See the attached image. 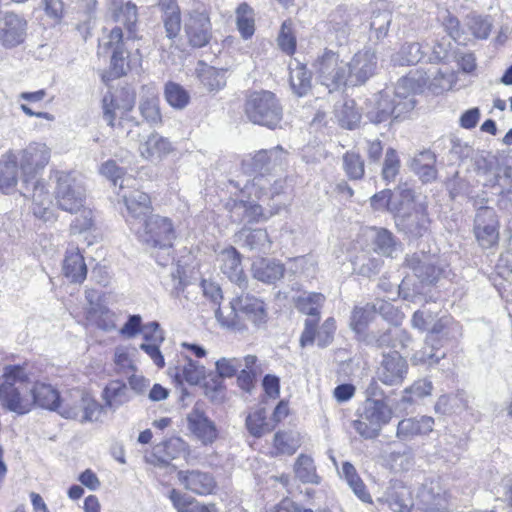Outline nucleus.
I'll return each mask as SVG.
<instances>
[{"label": "nucleus", "mask_w": 512, "mask_h": 512, "mask_svg": "<svg viewBox=\"0 0 512 512\" xmlns=\"http://www.w3.org/2000/svg\"><path fill=\"white\" fill-rule=\"evenodd\" d=\"M216 371L221 378H231L244 366L243 358L222 357L215 363Z\"/></svg>", "instance_id": "338daca9"}, {"label": "nucleus", "mask_w": 512, "mask_h": 512, "mask_svg": "<svg viewBox=\"0 0 512 512\" xmlns=\"http://www.w3.org/2000/svg\"><path fill=\"white\" fill-rule=\"evenodd\" d=\"M465 26L478 39H486L490 35L492 22L489 17L470 13L466 16Z\"/></svg>", "instance_id": "4d7b16f0"}, {"label": "nucleus", "mask_w": 512, "mask_h": 512, "mask_svg": "<svg viewBox=\"0 0 512 512\" xmlns=\"http://www.w3.org/2000/svg\"><path fill=\"white\" fill-rule=\"evenodd\" d=\"M396 228L409 241L418 240L429 232L430 218L427 204L413 190L412 201L405 205L394 218Z\"/></svg>", "instance_id": "423d86ee"}, {"label": "nucleus", "mask_w": 512, "mask_h": 512, "mask_svg": "<svg viewBox=\"0 0 512 512\" xmlns=\"http://www.w3.org/2000/svg\"><path fill=\"white\" fill-rule=\"evenodd\" d=\"M3 383L0 384V398L5 407L19 415L28 413L33 407L32 395L26 387L29 375L24 366L8 365L4 368Z\"/></svg>", "instance_id": "39448f33"}, {"label": "nucleus", "mask_w": 512, "mask_h": 512, "mask_svg": "<svg viewBox=\"0 0 512 512\" xmlns=\"http://www.w3.org/2000/svg\"><path fill=\"white\" fill-rule=\"evenodd\" d=\"M372 230L375 232L373 239L374 250L378 254L393 258L401 251V243L390 230L377 227H374Z\"/></svg>", "instance_id": "f704fd0d"}, {"label": "nucleus", "mask_w": 512, "mask_h": 512, "mask_svg": "<svg viewBox=\"0 0 512 512\" xmlns=\"http://www.w3.org/2000/svg\"><path fill=\"white\" fill-rule=\"evenodd\" d=\"M245 113L254 124L271 129L282 120V107L270 91L253 92L245 103Z\"/></svg>", "instance_id": "6e6552de"}, {"label": "nucleus", "mask_w": 512, "mask_h": 512, "mask_svg": "<svg viewBox=\"0 0 512 512\" xmlns=\"http://www.w3.org/2000/svg\"><path fill=\"white\" fill-rule=\"evenodd\" d=\"M454 82L455 76L450 71L410 72L398 80L394 90H384L369 100L366 117L374 124L403 119L415 107L414 94L423 92L425 88L433 94H441L450 90Z\"/></svg>", "instance_id": "f257e3e1"}, {"label": "nucleus", "mask_w": 512, "mask_h": 512, "mask_svg": "<svg viewBox=\"0 0 512 512\" xmlns=\"http://www.w3.org/2000/svg\"><path fill=\"white\" fill-rule=\"evenodd\" d=\"M433 384L428 379H419L415 381L410 387L404 390L402 402L413 403L416 399L423 398L431 394Z\"/></svg>", "instance_id": "680f3d73"}, {"label": "nucleus", "mask_w": 512, "mask_h": 512, "mask_svg": "<svg viewBox=\"0 0 512 512\" xmlns=\"http://www.w3.org/2000/svg\"><path fill=\"white\" fill-rule=\"evenodd\" d=\"M348 65V75L351 86L364 84L372 77L377 69L376 51L370 47L358 51L353 55Z\"/></svg>", "instance_id": "a211bd4d"}, {"label": "nucleus", "mask_w": 512, "mask_h": 512, "mask_svg": "<svg viewBox=\"0 0 512 512\" xmlns=\"http://www.w3.org/2000/svg\"><path fill=\"white\" fill-rule=\"evenodd\" d=\"M220 271L240 288L247 286V277L241 264V254L232 246L221 250L216 257Z\"/></svg>", "instance_id": "5701e85b"}, {"label": "nucleus", "mask_w": 512, "mask_h": 512, "mask_svg": "<svg viewBox=\"0 0 512 512\" xmlns=\"http://www.w3.org/2000/svg\"><path fill=\"white\" fill-rule=\"evenodd\" d=\"M290 85L298 96H304L311 89V74L305 65L296 63L295 67L290 66Z\"/></svg>", "instance_id": "de8ad7c7"}, {"label": "nucleus", "mask_w": 512, "mask_h": 512, "mask_svg": "<svg viewBox=\"0 0 512 512\" xmlns=\"http://www.w3.org/2000/svg\"><path fill=\"white\" fill-rule=\"evenodd\" d=\"M72 400L75 404L74 409L77 411L76 420L81 423L97 421L101 417L104 407L88 393L80 389H73Z\"/></svg>", "instance_id": "a878e982"}, {"label": "nucleus", "mask_w": 512, "mask_h": 512, "mask_svg": "<svg viewBox=\"0 0 512 512\" xmlns=\"http://www.w3.org/2000/svg\"><path fill=\"white\" fill-rule=\"evenodd\" d=\"M405 263L422 283L433 284L443 273V269L437 265L438 257L424 252L407 256Z\"/></svg>", "instance_id": "4be33fe9"}, {"label": "nucleus", "mask_w": 512, "mask_h": 512, "mask_svg": "<svg viewBox=\"0 0 512 512\" xmlns=\"http://www.w3.org/2000/svg\"><path fill=\"white\" fill-rule=\"evenodd\" d=\"M335 117L341 127L353 130L360 123L361 114L356 107L355 101L347 99L341 105L336 106Z\"/></svg>", "instance_id": "c03bdc74"}, {"label": "nucleus", "mask_w": 512, "mask_h": 512, "mask_svg": "<svg viewBox=\"0 0 512 512\" xmlns=\"http://www.w3.org/2000/svg\"><path fill=\"white\" fill-rule=\"evenodd\" d=\"M164 97L167 103L177 110H183L190 102L188 91L180 84L168 81L164 86Z\"/></svg>", "instance_id": "3c124183"}, {"label": "nucleus", "mask_w": 512, "mask_h": 512, "mask_svg": "<svg viewBox=\"0 0 512 512\" xmlns=\"http://www.w3.org/2000/svg\"><path fill=\"white\" fill-rule=\"evenodd\" d=\"M50 160V149L44 143L33 142L21 151L20 169L22 183L39 179L38 175Z\"/></svg>", "instance_id": "2eb2a0df"}, {"label": "nucleus", "mask_w": 512, "mask_h": 512, "mask_svg": "<svg viewBox=\"0 0 512 512\" xmlns=\"http://www.w3.org/2000/svg\"><path fill=\"white\" fill-rule=\"evenodd\" d=\"M401 162L397 151L394 148H388L382 167V178L386 182H392L399 174Z\"/></svg>", "instance_id": "69168bd1"}, {"label": "nucleus", "mask_w": 512, "mask_h": 512, "mask_svg": "<svg viewBox=\"0 0 512 512\" xmlns=\"http://www.w3.org/2000/svg\"><path fill=\"white\" fill-rule=\"evenodd\" d=\"M198 78L208 91H217L226 83L224 72L208 65H203L198 70Z\"/></svg>", "instance_id": "6e6d98bb"}, {"label": "nucleus", "mask_w": 512, "mask_h": 512, "mask_svg": "<svg viewBox=\"0 0 512 512\" xmlns=\"http://www.w3.org/2000/svg\"><path fill=\"white\" fill-rule=\"evenodd\" d=\"M131 231L147 246L165 251L172 248V241L175 238L172 221L159 215H149Z\"/></svg>", "instance_id": "0eeeda50"}, {"label": "nucleus", "mask_w": 512, "mask_h": 512, "mask_svg": "<svg viewBox=\"0 0 512 512\" xmlns=\"http://www.w3.org/2000/svg\"><path fill=\"white\" fill-rule=\"evenodd\" d=\"M341 476L347 481L349 487L353 490L354 494L363 502H370V494L366 491V486L357 474L355 467L350 462H344Z\"/></svg>", "instance_id": "09e8293b"}, {"label": "nucleus", "mask_w": 512, "mask_h": 512, "mask_svg": "<svg viewBox=\"0 0 512 512\" xmlns=\"http://www.w3.org/2000/svg\"><path fill=\"white\" fill-rule=\"evenodd\" d=\"M436 156L430 150L417 154L410 162L411 170L419 176L422 182L429 183L436 179Z\"/></svg>", "instance_id": "473e14b6"}, {"label": "nucleus", "mask_w": 512, "mask_h": 512, "mask_svg": "<svg viewBox=\"0 0 512 512\" xmlns=\"http://www.w3.org/2000/svg\"><path fill=\"white\" fill-rule=\"evenodd\" d=\"M172 150L171 142L158 133L150 134L139 146L141 156L150 161H159L170 154Z\"/></svg>", "instance_id": "7c9ffc66"}, {"label": "nucleus", "mask_w": 512, "mask_h": 512, "mask_svg": "<svg viewBox=\"0 0 512 512\" xmlns=\"http://www.w3.org/2000/svg\"><path fill=\"white\" fill-rule=\"evenodd\" d=\"M288 155V151L280 145L257 151L242 162L243 171L254 176L252 182L247 181L243 187L236 182L235 187L260 198L266 190V184L263 182L270 184V178L278 177L285 172L288 166Z\"/></svg>", "instance_id": "20e7f679"}, {"label": "nucleus", "mask_w": 512, "mask_h": 512, "mask_svg": "<svg viewBox=\"0 0 512 512\" xmlns=\"http://www.w3.org/2000/svg\"><path fill=\"white\" fill-rule=\"evenodd\" d=\"M381 500L394 512H409L414 506V500L409 487L401 482H395L386 491Z\"/></svg>", "instance_id": "cd10ccee"}, {"label": "nucleus", "mask_w": 512, "mask_h": 512, "mask_svg": "<svg viewBox=\"0 0 512 512\" xmlns=\"http://www.w3.org/2000/svg\"><path fill=\"white\" fill-rule=\"evenodd\" d=\"M392 416L390 407L383 400H366L363 413L353 422V428L365 439L376 438Z\"/></svg>", "instance_id": "f8f14e48"}, {"label": "nucleus", "mask_w": 512, "mask_h": 512, "mask_svg": "<svg viewBox=\"0 0 512 512\" xmlns=\"http://www.w3.org/2000/svg\"><path fill=\"white\" fill-rule=\"evenodd\" d=\"M257 357L255 355H246L244 357V366L240 369L237 376L238 386L245 392L251 393L255 388L257 370L255 364Z\"/></svg>", "instance_id": "603ef678"}, {"label": "nucleus", "mask_w": 512, "mask_h": 512, "mask_svg": "<svg viewBox=\"0 0 512 512\" xmlns=\"http://www.w3.org/2000/svg\"><path fill=\"white\" fill-rule=\"evenodd\" d=\"M372 314V307L369 305H366L365 307H355L350 319L351 329L357 334L364 332Z\"/></svg>", "instance_id": "774afa93"}, {"label": "nucleus", "mask_w": 512, "mask_h": 512, "mask_svg": "<svg viewBox=\"0 0 512 512\" xmlns=\"http://www.w3.org/2000/svg\"><path fill=\"white\" fill-rule=\"evenodd\" d=\"M295 476L302 483L319 484L320 476L316 472L314 460L311 456L300 454L294 464Z\"/></svg>", "instance_id": "a18cd8bd"}, {"label": "nucleus", "mask_w": 512, "mask_h": 512, "mask_svg": "<svg viewBox=\"0 0 512 512\" xmlns=\"http://www.w3.org/2000/svg\"><path fill=\"white\" fill-rule=\"evenodd\" d=\"M418 507L427 512H447L449 495L440 478H428L419 487L416 495Z\"/></svg>", "instance_id": "4468645a"}, {"label": "nucleus", "mask_w": 512, "mask_h": 512, "mask_svg": "<svg viewBox=\"0 0 512 512\" xmlns=\"http://www.w3.org/2000/svg\"><path fill=\"white\" fill-rule=\"evenodd\" d=\"M425 56L422 45L418 42H405L400 49L391 56L394 66H409L419 63Z\"/></svg>", "instance_id": "4c0bfd02"}, {"label": "nucleus", "mask_w": 512, "mask_h": 512, "mask_svg": "<svg viewBox=\"0 0 512 512\" xmlns=\"http://www.w3.org/2000/svg\"><path fill=\"white\" fill-rule=\"evenodd\" d=\"M374 343L378 347H405L410 341L407 332L399 327L389 328L379 336H373Z\"/></svg>", "instance_id": "8fccbe9b"}, {"label": "nucleus", "mask_w": 512, "mask_h": 512, "mask_svg": "<svg viewBox=\"0 0 512 512\" xmlns=\"http://www.w3.org/2000/svg\"><path fill=\"white\" fill-rule=\"evenodd\" d=\"M252 274L255 279L267 284H273L284 276V265L276 260L258 258L252 264Z\"/></svg>", "instance_id": "c85d7f7f"}, {"label": "nucleus", "mask_w": 512, "mask_h": 512, "mask_svg": "<svg viewBox=\"0 0 512 512\" xmlns=\"http://www.w3.org/2000/svg\"><path fill=\"white\" fill-rule=\"evenodd\" d=\"M135 92L130 88L117 89L114 92L106 93V102L112 104V101L119 103L120 114L125 115L131 111L135 105Z\"/></svg>", "instance_id": "13d9d810"}, {"label": "nucleus", "mask_w": 512, "mask_h": 512, "mask_svg": "<svg viewBox=\"0 0 512 512\" xmlns=\"http://www.w3.org/2000/svg\"><path fill=\"white\" fill-rule=\"evenodd\" d=\"M300 446V437L296 432L278 431L274 435V448L278 454L292 455Z\"/></svg>", "instance_id": "5fc2aeb1"}, {"label": "nucleus", "mask_w": 512, "mask_h": 512, "mask_svg": "<svg viewBox=\"0 0 512 512\" xmlns=\"http://www.w3.org/2000/svg\"><path fill=\"white\" fill-rule=\"evenodd\" d=\"M134 181L133 178L123 179L119 183L118 192L119 198L126 207L125 218L130 230L147 218L152 210L149 195L139 189L131 188L130 183Z\"/></svg>", "instance_id": "9b49d317"}, {"label": "nucleus", "mask_w": 512, "mask_h": 512, "mask_svg": "<svg viewBox=\"0 0 512 512\" xmlns=\"http://www.w3.org/2000/svg\"><path fill=\"white\" fill-rule=\"evenodd\" d=\"M468 395L464 391L442 395L435 404V410L441 414L461 412L468 408Z\"/></svg>", "instance_id": "79ce46f5"}, {"label": "nucleus", "mask_w": 512, "mask_h": 512, "mask_svg": "<svg viewBox=\"0 0 512 512\" xmlns=\"http://www.w3.org/2000/svg\"><path fill=\"white\" fill-rule=\"evenodd\" d=\"M184 33L188 44L193 48H202L210 43L212 25L202 4H197L187 12L184 19Z\"/></svg>", "instance_id": "ddd939ff"}, {"label": "nucleus", "mask_w": 512, "mask_h": 512, "mask_svg": "<svg viewBox=\"0 0 512 512\" xmlns=\"http://www.w3.org/2000/svg\"><path fill=\"white\" fill-rule=\"evenodd\" d=\"M231 218L235 222H258L260 220H266L267 215L264 214L261 205L251 201H235L231 208Z\"/></svg>", "instance_id": "72a5a7b5"}, {"label": "nucleus", "mask_w": 512, "mask_h": 512, "mask_svg": "<svg viewBox=\"0 0 512 512\" xmlns=\"http://www.w3.org/2000/svg\"><path fill=\"white\" fill-rule=\"evenodd\" d=\"M139 111L143 119L152 126L162 122L159 99L156 96L142 99L139 104Z\"/></svg>", "instance_id": "052dcab7"}, {"label": "nucleus", "mask_w": 512, "mask_h": 512, "mask_svg": "<svg viewBox=\"0 0 512 512\" xmlns=\"http://www.w3.org/2000/svg\"><path fill=\"white\" fill-rule=\"evenodd\" d=\"M54 177L57 206L71 214L78 213L86 201V190L81 181L73 173L64 171H56Z\"/></svg>", "instance_id": "1a4fd4ad"}, {"label": "nucleus", "mask_w": 512, "mask_h": 512, "mask_svg": "<svg viewBox=\"0 0 512 512\" xmlns=\"http://www.w3.org/2000/svg\"><path fill=\"white\" fill-rule=\"evenodd\" d=\"M408 372V363L397 351L384 354L376 371L377 379L387 386H399Z\"/></svg>", "instance_id": "412c9836"}, {"label": "nucleus", "mask_w": 512, "mask_h": 512, "mask_svg": "<svg viewBox=\"0 0 512 512\" xmlns=\"http://www.w3.org/2000/svg\"><path fill=\"white\" fill-rule=\"evenodd\" d=\"M62 269L65 277L71 282L82 283L86 279L87 266L78 248L66 251Z\"/></svg>", "instance_id": "2f4dec72"}, {"label": "nucleus", "mask_w": 512, "mask_h": 512, "mask_svg": "<svg viewBox=\"0 0 512 512\" xmlns=\"http://www.w3.org/2000/svg\"><path fill=\"white\" fill-rule=\"evenodd\" d=\"M441 348L442 347L437 344H434V346L428 344L427 339H425L424 346L413 354L411 361L414 365H436L445 357V353L440 351Z\"/></svg>", "instance_id": "864d4df0"}, {"label": "nucleus", "mask_w": 512, "mask_h": 512, "mask_svg": "<svg viewBox=\"0 0 512 512\" xmlns=\"http://www.w3.org/2000/svg\"><path fill=\"white\" fill-rule=\"evenodd\" d=\"M237 30L244 40L250 39L255 33V12L246 2L240 3L235 10Z\"/></svg>", "instance_id": "58836bf2"}, {"label": "nucleus", "mask_w": 512, "mask_h": 512, "mask_svg": "<svg viewBox=\"0 0 512 512\" xmlns=\"http://www.w3.org/2000/svg\"><path fill=\"white\" fill-rule=\"evenodd\" d=\"M21 194L32 200V211L35 217L45 222L54 219L51 196L43 180L34 179L29 183H22Z\"/></svg>", "instance_id": "f3484780"}, {"label": "nucleus", "mask_w": 512, "mask_h": 512, "mask_svg": "<svg viewBox=\"0 0 512 512\" xmlns=\"http://www.w3.org/2000/svg\"><path fill=\"white\" fill-rule=\"evenodd\" d=\"M105 405L112 410L118 409L121 405L131 399L129 389L121 381H111L103 391Z\"/></svg>", "instance_id": "ea45409f"}, {"label": "nucleus", "mask_w": 512, "mask_h": 512, "mask_svg": "<svg viewBox=\"0 0 512 512\" xmlns=\"http://www.w3.org/2000/svg\"><path fill=\"white\" fill-rule=\"evenodd\" d=\"M28 23L14 12L0 13V45L11 49L22 44L26 38Z\"/></svg>", "instance_id": "6ab92c4d"}, {"label": "nucleus", "mask_w": 512, "mask_h": 512, "mask_svg": "<svg viewBox=\"0 0 512 512\" xmlns=\"http://www.w3.org/2000/svg\"><path fill=\"white\" fill-rule=\"evenodd\" d=\"M342 168L349 180H361L364 177V159L356 150H350L343 154Z\"/></svg>", "instance_id": "49530a36"}, {"label": "nucleus", "mask_w": 512, "mask_h": 512, "mask_svg": "<svg viewBox=\"0 0 512 512\" xmlns=\"http://www.w3.org/2000/svg\"><path fill=\"white\" fill-rule=\"evenodd\" d=\"M246 427L252 436L260 438L270 433L275 428V424L270 419H267L266 410L260 408L247 416Z\"/></svg>", "instance_id": "37998d69"}, {"label": "nucleus", "mask_w": 512, "mask_h": 512, "mask_svg": "<svg viewBox=\"0 0 512 512\" xmlns=\"http://www.w3.org/2000/svg\"><path fill=\"white\" fill-rule=\"evenodd\" d=\"M188 428L203 444H211L218 436L215 423L204 412L194 408L187 416Z\"/></svg>", "instance_id": "393cba45"}, {"label": "nucleus", "mask_w": 512, "mask_h": 512, "mask_svg": "<svg viewBox=\"0 0 512 512\" xmlns=\"http://www.w3.org/2000/svg\"><path fill=\"white\" fill-rule=\"evenodd\" d=\"M325 301V296L321 293H308L298 298L297 307L300 312L312 316L319 317L320 308Z\"/></svg>", "instance_id": "bf43d9fd"}, {"label": "nucleus", "mask_w": 512, "mask_h": 512, "mask_svg": "<svg viewBox=\"0 0 512 512\" xmlns=\"http://www.w3.org/2000/svg\"><path fill=\"white\" fill-rule=\"evenodd\" d=\"M317 80L325 86L329 92L337 91L346 85H350L348 65L340 59L339 54L325 50L314 64Z\"/></svg>", "instance_id": "9d476101"}, {"label": "nucleus", "mask_w": 512, "mask_h": 512, "mask_svg": "<svg viewBox=\"0 0 512 512\" xmlns=\"http://www.w3.org/2000/svg\"><path fill=\"white\" fill-rule=\"evenodd\" d=\"M391 22L392 13L389 10L373 11L370 28L375 32L377 39L384 38L388 34Z\"/></svg>", "instance_id": "e2e57ef3"}, {"label": "nucleus", "mask_w": 512, "mask_h": 512, "mask_svg": "<svg viewBox=\"0 0 512 512\" xmlns=\"http://www.w3.org/2000/svg\"><path fill=\"white\" fill-rule=\"evenodd\" d=\"M243 246L252 251L266 253L271 248V240L265 229H242L238 234Z\"/></svg>", "instance_id": "e433bc0d"}, {"label": "nucleus", "mask_w": 512, "mask_h": 512, "mask_svg": "<svg viewBox=\"0 0 512 512\" xmlns=\"http://www.w3.org/2000/svg\"><path fill=\"white\" fill-rule=\"evenodd\" d=\"M138 19L137 7L132 2L123 4L115 13V20L126 29L124 34L121 27L112 28L99 40L98 54L111 53L110 69L114 78H119L130 70L129 52L127 43L135 38L136 23Z\"/></svg>", "instance_id": "f03ea898"}, {"label": "nucleus", "mask_w": 512, "mask_h": 512, "mask_svg": "<svg viewBox=\"0 0 512 512\" xmlns=\"http://www.w3.org/2000/svg\"><path fill=\"white\" fill-rule=\"evenodd\" d=\"M177 479L186 490L199 496L210 495L216 488L214 476L198 469L179 470Z\"/></svg>", "instance_id": "b1692460"}, {"label": "nucleus", "mask_w": 512, "mask_h": 512, "mask_svg": "<svg viewBox=\"0 0 512 512\" xmlns=\"http://www.w3.org/2000/svg\"><path fill=\"white\" fill-rule=\"evenodd\" d=\"M176 377H182L187 383L197 385L205 378V367L192 359H188L187 363L176 374Z\"/></svg>", "instance_id": "0e129e2a"}, {"label": "nucleus", "mask_w": 512, "mask_h": 512, "mask_svg": "<svg viewBox=\"0 0 512 512\" xmlns=\"http://www.w3.org/2000/svg\"><path fill=\"white\" fill-rule=\"evenodd\" d=\"M474 234L479 245L488 249L499 239L498 220L493 208L480 207L474 220Z\"/></svg>", "instance_id": "aec40b11"}, {"label": "nucleus", "mask_w": 512, "mask_h": 512, "mask_svg": "<svg viewBox=\"0 0 512 512\" xmlns=\"http://www.w3.org/2000/svg\"><path fill=\"white\" fill-rule=\"evenodd\" d=\"M434 419L430 416L410 417L399 421L396 437L401 441H410L417 436L432 432Z\"/></svg>", "instance_id": "bb28decb"}, {"label": "nucleus", "mask_w": 512, "mask_h": 512, "mask_svg": "<svg viewBox=\"0 0 512 512\" xmlns=\"http://www.w3.org/2000/svg\"><path fill=\"white\" fill-rule=\"evenodd\" d=\"M186 444L179 437H172L154 448V455L161 465L165 466L169 461L178 458L185 451Z\"/></svg>", "instance_id": "a19ab883"}, {"label": "nucleus", "mask_w": 512, "mask_h": 512, "mask_svg": "<svg viewBox=\"0 0 512 512\" xmlns=\"http://www.w3.org/2000/svg\"><path fill=\"white\" fill-rule=\"evenodd\" d=\"M413 189L407 183L398 185L395 191L384 189L370 197L374 211H387L396 217L397 213L412 201Z\"/></svg>", "instance_id": "dca6fc26"}, {"label": "nucleus", "mask_w": 512, "mask_h": 512, "mask_svg": "<svg viewBox=\"0 0 512 512\" xmlns=\"http://www.w3.org/2000/svg\"><path fill=\"white\" fill-rule=\"evenodd\" d=\"M18 179L17 156L9 150L0 160V190L5 194L12 193L17 186Z\"/></svg>", "instance_id": "c756f323"}, {"label": "nucleus", "mask_w": 512, "mask_h": 512, "mask_svg": "<svg viewBox=\"0 0 512 512\" xmlns=\"http://www.w3.org/2000/svg\"><path fill=\"white\" fill-rule=\"evenodd\" d=\"M30 392L33 405L37 404L51 411H55L61 398L59 392L52 385L46 383H35Z\"/></svg>", "instance_id": "c9c22d12"}, {"label": "nucleus", "mask_w": 512, "mask_h": 512, "mask_svg": "<svg viewBox=\"0 0 512 512\" xmlns=\"http://www.w3.org/2000/svg\"><path fill=\"white\" fill-rule=\"evenodd\" d=\"M215 318L223 329L243 333L248 330V323L254 329H264L268 322V311L262 299L250 293H241L233 297L227 306L217 307Z\"/></svg>", "instance_id": "7ed1b4c3"}]
</instances>
